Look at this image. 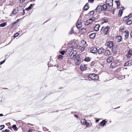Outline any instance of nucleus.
Masks as SVG:
<instances>
[{
    "label": "nucleus",
    "mask_w": 132,
    "mask_h": 132,
    "mask_svg": "<svg viewBox=\"0 0 132 132\" xmlns=\"http://www.w3.org/2000/svg\"><path fill=\"white\" fill-rule=\"evenodd\" d=\"M107 9V11H109L110 10L108 9V7L105 4L102 5H98L95 9V11L97 12H99L102 11H105Z\"/></svg>",
    "instance_id": "nucleus-1"
},
{
    "label": "nucleus",
    "mask_w": 132,
    "mask_h": 132,
    "mask_svg": "<svg viewBox=\"0 0 132 132\" xmlns=\"http://www.w3.org/2000/svg\"><path fill=\"white\" fill-rule=\"evenodd\" d=\"M113 0H106V3L108 6V9H110L111 11V9H110V7L112 6L113 5Z\"/></svg>",
    "instance_id": "nucleus-2"
},
{
    "label": "nucleus",
    "mask_w": 132,
    "mask_h": 132,
    "mask_svg": "<svg viewBox=\"0 0 132 132\" xmlns=\"http://www.w3.org/2000/svg\"><path fill=\"white\" fill-rule=\"evenodd\" d=\"M110 28L109 26L103 27L101 29V31H103L105 35H107Z\"/></svg>",
    "instance_id": "nucleus-3"
},
{
    "label": "nucleus",
    "mask_w": 132,
    "mask_h": 132,
    "mask_svg": "<svg viewBox=\"0 0 132 132\" xmlns=\"http://www.w3.org/2000/svg\"><path fill=\"white\" fill-rule=\"evenodd\" d=\"M75 64L76 65H79L80 63L81 59L79 55H77L76 58L75 59Z\"/></svg>",
    "instance_id": "nucleus-4"
},
{
    "label": "nucleus",
    "mask_w": 132,
    "mask_h": 132,
    "mask_svg": "<svg viewBox=\"0 0 132 132\" xmlns=\"http://www.w3.org/2000/svg\"><path fill=\"white\" fill-rule=\"evenodd\" d=\"M108 47L109 48H111L113 47V42L111 41H109L107 42L106 43Z\"/></svg>",
    "instance_id": "nucleus-5"
},
{
    "label": "nucleus",
    "mask_w": 132,
    "mask_h": 132,
    "mask_svg": "<svg viewBox=\"0 0 132 132\" xmlns=\"http://www.w3.org/2000/svg\"><path fill=\"white\" fill-rule=\"evenodd\" d=\"M87 68V65L82 64L80 66V68L82 71L86 70Z\"/></svg>",
    "instance_id": "nucleus-6"
},
{
    "label": "nucleus",
    "mask_w": 132,
    "mask_h": 132,
    "mask_svg": "<svg viewBox=\"0 0 132 132\" xmlns=\"http://www.w3.org/2000/svg\"><path fill=\"white\" fill-rule=\"evenodd\" d=\"M77 53L76 51H73L70 55V57L71 59H73L74 58H75L76 56Z\"/></svg>",
    "instance_id": "nucleus-7"
},
{
    "label": "nucleus",
    "mask_w": 132,
    "mask_h": 132,
    "mask_svg": "<svg viewBox=\"0 0 132 132\" xmlns=\"http://www.w3.org/2000/svg\"><path fill=\"white\" fill-rule=\"evenodd\" d=\"M117 66V63L115 62L112 63L110 66V67L112 68H116Z\"/></svg>",
    "instance_id": "nucleus-8"
},
{
    "label": "nucleus",
    "mask_w": 132,
    "mask_h": 132,
    "mask_svg": "<svg viewBox=\"0 0 132 132\" xmlns=\"http://www.w3.org/2000/svg\"><path fill=\"white\" fill-rule=\"evenodd\" d=\"M104 51V49L102 47L99 48L97 51L98 53L99 54L103 53Z\"/></svg>",
    "instance_id": "nucleus-9"
},
{
    "label": "nucleus",
    "mask_w": 132,
    "mask_h": 132,
    "mask_svg": "<svg viewBox=\"0 0 132 132\" xmlns=\"http://www.w3.org/2000/svg\"><path fill=\"white\" fill-rule=\"evenodd\" d=\"M95 18L94 17H92L90 19H89L88 20V24H86V25H88L91 22H92L93 21L95 20Z\"/></svg>",
    "instance_id": "nucleus-10"
},
{
    "label": "nucleus",
    "mask_w": 132,
    "mask_h": 132,
    "mask_svg": "<svg viewBox=\"0 0 132 132\" xmlns=\"http://www.w3.org/2000/svg\"><path fill=\"white\" fill-rule=\"evenodd\" d=\"M113 60V57L112 56H111L110 57H108L107 60V62L108 63L111 62Z\"/></svg>",
    "instance_id": "nucleus-11"
},
{
    "label": "nucleus",
    "mask_w": 132,
    "mask_h": 132,
    "mask_svg": "<svg viewBox=\"0 0 132 132\" xmlns=\"http://www.w3.org/2000/svg\"><path fill=\"white\" fill-rule=\"evenodd\" d=\"M124 7H121L120 8V10L119 11L118 16H121L123 13V11L124 9Z\"/></svg>",
    "instance_id": "nucleus-12"
},
{
    "label": "nucleus",
    "mask_w": 132,
    "mask_h": 132,
    "mask_svg": "<svg viewBox=\"0 0 132 132\" xmlns=\"http://www.w3.org/2000/svg\"><path fill=\"white\" fill-rule=\"evenodd\" d=\"M97 49L96 47H93L91 48V53H96L97 52Z\"/></svg>",
    "instance_id": "nucleus-13"
},
{
    "label": "nucleus",
    "mask_w": 132,
    "mask_h": 132,
    "mask_svg": "<svg viewBox=\"0 0 132 132\" xmlns=\"http://www.w3.org/2000/svg\"><path fill=\"white\" fill-rule=\"evenodd\" d=\"M86 31V30L85 28H82L80 30V33L81 34H82L85 33Z\"/></svg>",
    "instance_id": "nucleus-14"
},
{
    "label": "nucleus",
    "mask_w": 132,
    "mask_h": 132,
    "mask_svg": "<svg viewBox=\"0 0 132 132\" xmlns=\"http://www.w3.org/2000/svg\"><path fill=\"white\" fill-rule=\"evenodd\" d=\"M110 51L108 50H107L105 51L104 53V54L105 56H107L110 55Z\"/></svg>",
    "instance_id": "nucleus-15"
},
{
    "label": "nucleus",
    "mask_w": 132,
    "mask_h": 132,
    "mask_svg": "<svg viewBox=\"0 0 132 132\" xmlns=\"http://www.w3.org/2000/svg\"><path fill=\"white\" fill-rule=\"evenodd\" d=\"M106 122V121L105 120H104L100 123V125L101 126H103L105 125Z\"/></svg>",
    "instance_id": "nucleus-16"
},
{
    "label": "nucleus",
    "mask_w": 132,
    "mask_h": 132,
    "mask_svg": "<svg viewBox=\"0 0 132 132\" xmlns=\"http://www.w3.org/2000/svg\"><path fill=\"white\" fill-rule=\"evenodd\" d=\"M81 23L80 22L78 21L76 23L77 27L78 28H79L81 26Z\"/></svg>",
    "instance_id": "nucleus-17"
},
{
    "label": "nucleus",
    "mask_w": 132,
    "mask_h": 132,
    "mask_svg": "<svg viewBox=\"0 0 132 132\" xmlns=\"http://www.w3.org/2000/svg\"><path fill=\"white\" fill-rule=\"evenodd\" d=\"M100 26L99 25H96L94 28V30L96 31H97L98 30Z\"/></svg>",
    "instance_id": "nucleus-18"
},
{
    "label": "nucleus",
    "mask_w": 132,
    "mask_h": 132,
    "mask_svg": "<svg viewBox=\"0 0 132 132\" xmlns=\"http://www.w3.org/2000/svg\"><path fill=\"white\" fill-rule=\"evenodd\" d=\"M96 34L95 33H93L90 34L89 36L91 38L93 39L95 38L96 36Z\"/></svg>",
    "instance_id": "nucleus-19"
},
{
    "label": "nucleus",
    "mask_w": 132,
    "mask_h": 132,
    "mask_svg": "<svg viewBox=\"0 0 132 132\" xmlns=\"http://www.w3.org/2000/svg\"><path fill=\"white\" fill-rule=\"evenodd\" d=\"M130 50L129 52H128L126 54V56L127 57H130L131 55Z\"/></svg>",
    "instance_id": "nucleus-20"
},
{
    "label": "nucleus",
    "mask_w": 132,
    "mask_h": 132,
    "mask_svg": "<svg viewBox=\"0 0 132 132\" xmlns=\"http://www.w3.org/2000/svg\"><path fill=\"white\" fill-rule=\"evenodd\" d=\"M96 74L93 73L89 75L88 76V77L89 78H90L92 79L94 76H96Z\"/></svg>",
    "instance_id": "nucleus-21"
},
{
    "label": "nucleus",
    "mask_w": 132,
    "mask_h": 132,
    "mask_svg": "<svg viewBox=\"0 0 132 132\" xmlns=\"http://www.w3.org/2000/svg\"><path fill=\"white\" fill-rule=\"evenodd\" d=\"M89 8L88 4V3L86 4L85 5L84 7V9L85 10H87Z\"/></svg>",
    "instance_id": "nucleus-22"
},
{
    "label": "nucleus",
    "mask_w": 132,
    "mask_h": 132,
    "mask_svg": "<svg viewBox=\"0 0 132 132\" xmlns=\"http://www.w3.org/2000/svg\"><path fill=\"white\" fill-rule=\"evenodd\" d=\"M98 79V76L97 75H96V76H94L92 80L94 81L97 80Z\"/></svg>",
    "instance_id": "nucleus-23"
},
{
    "label": "nucleus",
    "mask_w": 132,
    "mask_h": 132,
    "mask_svg": "<svg viewBox=\"0 0 132 132\" xmlns=\"http://www.w3.org/2000/svg\"><path fill=\"white\" fill-rule=\"evenodd\" d=\"M122 37L121 36H118L117 37V41L118 42H120L121 40Z\"/></svg>",
    "instance_id": "nucleus-24"
},
{
    "label": "nucleus",
    "mask_w": 132,
    "mask_h": 132,
    "mask_svg": "<svg viewBox=\"0 0 132 132\" xmlns=\"http://www.w3.org/2000/svg\"><path fill=\"white\" fill-rule=\"evenodd\" d=\"M128 31L126 30L125 31V33L126 34L125 36V39H127L128 37Z\"/></svg>",
    "instance_id": "nucleus-25"
},
{
    "label": "nucleus",
    "mask_w": 132,
    "mask_h": 132,
    "mask_svg": "<svg viewBox=\"0 0 132 132\" xmlns=\"http://www.w3.org/2000/svg\"><path fill=\"white\" fill-rule=\"evenodd\" d=\"M115 2L116 3L117 5V9H118L120 8V3L118 1H116Z\"/></svg>",
    "instance_id": "nucleus-26"
},
{
    "label": "nucleus",
    "mask_w": 132,
    "mask_h": 132,
    "mask_svg": "<svg viewBox=\"0 0 132 132\" xmlns=\"http://www.w3.org/2000/svg\"><path fill=\"white\" fill-rule=\"evenodd\" d=\"M81 122L84 125H85L86 123V121L85 119H82L81 120Z\"/></svg>",
    "instance_id": "nucleus-27"
},
{
    "label": "nucleus",
    "mask_w": 132,
    "mask_h": 132,
    "mask_svg": "<svg viewBox=\"0 0 132 132\" xmlns=\"http://www.w3.org/2000/svg\"><path fill=\"white\" fill-rule=\"evenodd\" d=\"M132 23V21L129 20H128L127 22V24L128 25H130Z\"/></svg>",
    "instance_id": "nucleus-28"
},
{
    "label": "nucleus",
    "mask_w": 132,
    "mask_h": 132,
    "mask_svg": "<svg viewBox=\"0 0 132 132\" xmlns=\"http://www.w3.org/2000/svg\"><path fill=\"white\" fill-rule=\"evenodd\" d=\"M6 22L0 24V27H5L6 25Z\"/></svg>",
    "instance_id": "nucleus-29"
},
{
    "label": "nucleus",
    "mask_w": 132,
    "mask_h": 132,
    "mask_svg": "<svg viewBox=\"0 0 132 132\" xmlns=\"http://www.w3.org/2000/svg\"><path fill=\"white\" fill-rule=\"evenodd\" d=\"M12 128L14 130L17 131L18 130L17 129V127L15 125H14L12 126Z\"/></svg>",
    "instance_id": "nucleus-30"
},
{
    "label": "nucleus",
    "mask_w": 132,
    "mask_h": 132,
    "mask_svg": "<svg viewBox=\"0 0 132 132\" xmlns=\"http://www.w3.org/2000/svg\"><path fill=\"white\" fill-rule=\"evenodd\" d=\"M108 21V20L107 19H104L102 20V23H106Z\"/></svg>",
    "instance_id": "nucleus-31"
},
{
    "label": "nucleus",
    "mask_w": 132,
    "mask_h": 132,
    "mask_svg": "<svg viewBox=\"0 0 132 132\" xmlns=\"http://www.w3.org/2000/svg\"><path fill=\"white\" fill-rule=\"evenodd\" d=\"M127 62L129 63V65L130 66L132 65V60H129Z\"/></svg>",
    "instance_id": "nucleus-32"
},
{
    "label": "nucleus",
    "mask_w": 132,
    "mask_h": 132,
    "mask_svg": "<svg viewBox=\"0 0 132 132\" xmlns=\"http://www.w3.org/2000/svg\"><path fill=\"white\" fill-rule=\"evenodd\" d=\"M81 43L82 45H84L86 44V43L85 41L84 40L81 42Z\"/></svg>",
    "instance_id": "nucleus-33"
},
{
    "label": "nucleus",
    "mask_w": 132,
    "mask_h": 132,
    "mask_svg": "<svg viewBox=\"0 0 132 132\" xmlns=\"http://www.w3.org/2000/svg\"><path fill=\"white\" fill-rule=\"evenodd\" d=\"M85 48V46H83L80 49V51L81 52H82L83 51Z\"/></svg>",
    "instance_id": "nucleus-34"
},
{
    "label": "nucleus",
    "mask_w": 132,
    "mask_h": 132,
    "mask_svg": "<svg viewBox=\"0 0 132 132\" xmlns=\"http://www.w3.org/2000/svg\"><path fill=\"white\" fill-rule=\"evenodd\" d=\"M128 18L127 16H126L123 18V20L124 21H125L128 20Z\"/></svg>",
    "instance_id": "nucleus-35"
},
{
    "label": "nucleus",
    "mask_w": 132,
    "mask_h": 132,
    "mask_svg": "<svg viewBox=\"0 0 132 132\" xmlns=\"http://www.w3.org/2000/svg\"><path fill=\"white\" fill-rule=\"evenodd\" d=\"M90 59L89 57L86 58L85 59V61H89Z\"/></svg>",
    "instance_id": "nucleus-36"
},
{
    "label": "nucleus",
    "mask_w": 132,
    "mask_h": 132,
    "mask_svg": "<svg viewBox=\"0 0 132 132\" xmlns=\"http://www.w3.org/2000/svg\"><path fill=\"white\" fill-rule=\"evenodd\" d=\"M125 78V76H121V77H119L118 79L119 80H121L122 79L124 78Z\"/></svg>",
    "instance_id": "nucleus-37"
},
{
    "label": "nucleus",
    "mask_w": 132,
    "mask_h": 132,
    "mask_svg": "<svg viewBox=\"0 0 132 132\" xmlns=\"http://www.w3.org/2000/svg\"><path fill=\"white\" fill-rule=\"evenodd\" d=\"M121 70V69L120 68H117L116 70V72H119Z\"/></svg>",
    "instance_id": "nucleus-38"
},
{
    "label": "nucleus",
    "mask_w": 132,
    "mask_h": 132,
    "mask_svg": "<svg viewBox=\"0 0 132 132\" xmlns=\"http://www.w3.org/2000/svg\"><path fill=\"white\" fill-rule=\"evenodd\" d=\"M65 51H62L60 52V53L62 55H63L65 53Z\"/></svg>",
    "instance_id": "nucleus-39"
},
{
    "label": "nucleus",
    "mask_w": 132,
    "mask_h": 132,
    "mask_svg": "<svg viewBox=\"0 0 132 132\" xmlns=\"http://www.w3.org/2000/svg\"><path fill=\"white\" fill-rule=\"evenodd\" d=\"M5 127V126L4 125H1L0 126V129L1 130H2Z\"/></svg>",
    "instance_id": "nucleus-40"
},
{
    "label": "nucleus",
    "mask_w": 132,
    "mask_h": 132,
    "mask_svg": "<svg viewBox=\"0 0 132 132\" xmlns=\"http://www.w3.org/2000/svg\"><path fill=\"white\" fill-rule=\"evenodd\" d=\"M13 14H14L15 15L17 13V12H16V11L15 9L14 10L12 11Z\"/></svg>",
    "instance_id": "nucleus-41"
},
{
    "label": "nucleus",
    "mask_w": 132,
    "mask_h": 132,
    "mask_svg": "<svg viewBox=\"0 0 132 132\" xmlns=\"http://www.w3.org/2000/svg\"><path fill=\"white\" fill-rule=\"evenodd\" d=\"M19 35V34L18 33H16L14 35V38H15L17 36H18Z\"/></svg>",
    "instance_id": "nucleus-42"
},
{
    "label": "nucleus",
    "mask_w": 132,
    "mask_h": 132,
    "mask_svg": "<svg viewBox=\"0 0 132 132\" xmlns=\"http://www.w3.org/2000/svg\"><path fill=\"white\" fill-rule=\"evenodd\" d=\"M74 32L73 31V29H72L70 31V34H72Z\"/></svg>",
    "instance_id": "nucleus-43"
},
{
    "label": "nucleus",
    "mask_w": 132,
    "mask_h": 132,
    "mask_svg": "<svg viewBox=\"0 0 132 132\" xmlns=\"http://www.w3.org/2000/svg\"><path fill=\"white\" fill-rule=\"evenodd\" d=\"M130 66L129 65V63H128V62L125 63L124 64V66Z\"/></svg>",
    "instance_id": "nucleus-44"
},
{
    "label": "nucleus",
    "mask_w": 132,
    "mask_h": 132,
    "mask_svg": "<svg viewBox=\"0 0 132 132\" xmlns=\"http://www.w3.org/2000/svg\"><path fill=\"white\" fill-rule=\"evenodd\" d=\"M94 13V12L93 11H92L90 12V14L91 15H93Z\"/></svg>",
    "instance_id": "nucleus-45"
},
{
    "label": "nucleus",
    "mask_w": 132,
    "mask_h": 132,
    "mask_svg": "<svg viewBox=\"0 0 132 132\" xmlns=\"http://www.w3.org/2000/svg\"><path fill=\"white\" fill-rule=\"evenodd\" d=\"M63 56L62 55H60L58 56V59H62L63 57Z\"/></svg>",
    "instance_id": "nucleus-46"
},
{
    "label": "nucleus",
    "mask_w": 132,
    "mask_h": 132,
    "mask_svg": "<svg viewBox=\"0 0 132 132\" xmlns=\"http://www.w3.org/2000/svg\"><path fill=\"white\" fill-rule=\"evenodd\" d=\"M131 16H132V13H130V14L128 15V18L129 19L130 18Z\"/></svg>",
    "instance_id": "nucleus-47"
},
{
    "label": "nucleus",
    "mask_w": 132,
    "mask_h": 132,
    "mask_svg": "<svg viewBox=\"0 0 132 132\" xmlns=\"http://www.w3.org/2000/svg\"><path fill=\"white\" fill-rule=\"evenodd\" d=\"M95 62L94 61H93L90 64V65L91 66H93L95 63Z\"/></svg>",
    "instance_id": "nucleus-48"
},
{
    "label": "nucleus",
    "mask_w": 132,
    "mask_h": 132,
    "mask_svg": "<svg viewBox=\"0 0 132 132\" xmlns=\"http://www.w3.org/2000/svg\"><path fill=\"white\" fill-rule=\"evenodd\" d=\"M5 60H4L3 61L0 62V65H1L5 61Z\"/></svg>",
    "instance_id": "nucleus-49"
},
{
    "label": "nucleus",
    "mask_w": 132,
    "mask_h": 132,
    "mask_svg": "<svg viewBox=\"0 0 132 132\" xmlns=\"http://www.w3.org/2000/svg\"><path fill=\"white\" fill-rule=\"evenodd\" d=\"M94 1V0H88V2L91 3H93Z\"/></svg>",
    "instance_id": "nucleus-50"
},
{
    "label": "nucleus",
    "mask_w": 132,
    "mask_h": 132,
    "mask_svg": "<svg viewBox=\"0 0 132 132\" xmlns=\"http://www.w3.org/2000/svg\"><path fill=\"white\" fill-rule=\"evenodd\" d=\"M89 123H87L86 122V124H85V125H86V126L87 127H88L89 126Z\"/></svg>",
    "instance_id": "nucleus-51"
},
{
    "label": "nucleus",
    "mask_w": 132,
    "mask_h": 132,
    "mask_svg": "<svg viewBox=\"0 0 132 132\" xmlns=\"http://www.w3.org/2000/svg\"><path fill=\"white\" fill-rule=\"evenodd\" d=\"M25 0H20V2L21 3H23L24 2Z\"/></svg>",
    "instance_id": "nucleus-52"
},
{
    "label": "nucleus",
    "mask_w": 132,
    "mask_h": 132,
    "mask_svg": "<svg viewBox=\"0 0 132 132\" xmlns=\"http://www.w3.org/2000/svg\"><path fill=\"white\" fill-rule=\"evenodd\" d=\"M74 116L75 117H76L77 119L78 118V116L77 115L75 114Z\"/></svg>",
    "instance_id": "nucleus-53"
},
{
    "label": "nucleus",
    "mask_w": 132,
    "mask_h": 132,
    "mask_svg": "<svg viewBox=\"0 0 132 132\" xmlns=\"http://www.w3.org/2000/svg\"><path fill=\"white\" fill-rule=\"evenodd\" d=\"M28 132H32V129H30L28 131Z\"/></svg>",
    "instance_id": "nucleus-54"
},
{
    "label": "nucleus",
    "mask_w": 132,
    "mask_h": 132,
    "mask_svg": "<svg viewBox=\"0 0 132 132\" xmlns=\"http://www.w3.org/2000/svg\"><path fill=\"white\" fill-rule=\"evenodd\" d=\"M5 130L6 132H9V129H6Z\"/></svg>",
    "instance_id": "nucleus-55"
},
{
    "label": "nucleus",
    "mask_w": 132,
    "mask_h": 132,
    "mask_svg": "<svg viewBox=\"0 0 132 132\" xmlns=\"http://www.w3.org/2000/svg\"><path fill=\"white\" fill-rule=\"evenodd\" d=\"M25 10L28 11H29V10H29V9L28 8V7L25 9Z\"/></svg>",
    "instance_id": "nucleus-56"
},
{
    "label": "nucleus",
    "mask_w": 132,
    "mask_h": 132,
    "mask_svg": "<svg viewBox=\"0 0 132 132\" xmlns=\"http://www.w3.org/2000/svg\"><path fill=\"white\" fill-rule=\"evenodd\" d=\"M34 4H31L30 5L31 7H32V6H34Z\"/></svg>",
    "instance_id": "nucleus-57"
},
{
    "label": "nucleus",
    "mask_w": 132,
    "mask_h": 132,
    "mask_svg": "<svg viewBox=\"0 0 132 132\" xmlns=\"http://www.w3.org/2000/svg\"><path fill=\"white\" fill-rule=\"evenodd\" d=\"M9 56V55L8 54H7L6 55V56H5V58H6V57H7H7H8V56Z\"/></svg>",
    "instance_id": "nucleus-58"
},
{
    "label": "nucleus",
    "mask_w": 132,
    "mask_h": 132,
    "mask_svg": "<svg viewBox=\"0 0 132 132\" xmlns=\"http://www.w3.org/2000/svg\"><path fill=\"white\" fill-rule=\"evenodd\" d=\"M23 15H24V14L25 13V11L24 10V9H23Z\"/></svg>",
    "instance_id": "nucleus-59"
},
{
    "label": "nucleus",
    "mask_w": 132,
    "mask_h": 132,
    "mask_svg": "<svg viewBox=\"0 0 132 132\" xmlns=\"http://www.w3.org/2000/svg\"><path fill=\"white\" fill-rule=\"evenodd\" d=\"M130 36H131V37H132V31L131 32Z\"/></svg>",
    "instance_id": "nucleus-60"
},
{
    "label": "nucleus",
    "mask_w": 132,
    "mask_h": 132,
    "mask_svg": "<svg viewBox=\"0 0 132 132\" xmlns=\"http://www.w3.org/2000/svg\"><path fill=\"white\" fill-rule=\"evenodd\" d=\"M99 121V120L98 119H97L96 120V122H98Z\"/></svg>",
    "instance_id": "nucleus-61"
},
{
    "label": "nucleus",
    "mask_w": 132,
    "mask_h": 132,
    "mask_svg": "<svg viewBox=\"0 0 132 132\" xmlns=\"http://www.w3.org/2000/svg\"><path fill=\"white\" fill-rule=\"evenodd\" d=\"M3 116V115L2 114H0V116Z\"/></svg>",
    "instance_id": "nucleus-62"
},
{
    "label": "nucleus",
    "mask_w": 132,
    "mask_h": 132,
    "mask_svg": "<svg viewBox=\"0 0 132 132\" xmlns=\"http://www.w3.org/2000/svg\"><path fill=\"white\" fill-rule=\"evenodd\" d=\"M115 10V9H114V10H113V14H114V11Z\"/></svg>",
    "instance_id": "nucleus-63"
},
{
    "label": "nucleus",
    "mask_w": 132,
    "mask_h": 132,
    "mask_svg": "<svg viewBox=\"0 0 132 132\" xmlns=\"http://www.w3.org/2000/svg\"><path fill=\"white\" fill-rule=\"evenodd\" d=\"M130 51H131V55L132 56V50H130Z\"/></svg>",
    "instance_id": "nucleus-64"
}]
</instances>
